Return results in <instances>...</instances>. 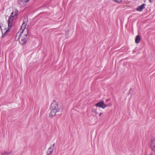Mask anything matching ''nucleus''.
<instances>
[{
	"mask_svg": "<svg viewBox=\"0 0 155 155\" xmlns=\"http://www.w3.org/2000/svg\"><path fill=\"white\" fill-rule=\"evenodd\" d=\"M25 18L23 20V23L21 25V28H23L22 31L19 35L18 39L19 40L20 43L22 45L26 43L28 39L27 36L28 35V25H26L28 19Z\"/></svg>",
	"mask_w": 155,
	"mask_h": 155,
	"instance_id": "obj_1",
	"label": "nucleus"
},
{
	"mask_svg": "<svg viewBox=\"0 0 155 155\" xmlns=\"http://www.w3.org/2000/svg\"><path fill=\"white\" fill-rule=\"evenodd\" d=\"M50 108L51 109L56 110V112H59L60 110V109L58 107V103L55 101H54L51 103Z\"/></svg>",
	"mask_w": 155,
	"mask_h": 155,
	"instance_id": "obj_2",
	"label": "nucleus"
},
{
	"mask_svg": "<svg viewBox=\"0 0 155 155\" xmlns=\"http://www.w3.org/2000/svg\"><path fill=\"white\" fill-rule=\"evenodd\" d=\"M95 106L97 107L101 108L104 109L107 106V104L104 103V101H101L96 104L95 105Z\"/></svg>",
	"mask_w": 155,
	"mask_h": 155,
	"instance_id": "obj_3",
	"label": "nucleus"
},
{
	"mask_svg": "<svg viewBox=\"0 0 155 155\" xmlns=\"http://www.w3.org/2000/svg\"><path fill=\"white\" fill-rule=\"evenodd\" d=\"M150 147L152 150L155 151V138H152L151 139Z\"/></svg>",
	"mask_w": 155,
	"mask_h": 155,
	"instance_id": "obj_4",
	"label": "nucleus"
},
{
	"mask_svg": "<svg viewBox=\"0 0 155 155\" xmlns=\"http://www.w3.org/2000/svg\"><path fill=\"white\" fill-rule=\"evenodd\" d=\"M57 112H56V110L51 109V110L49 114V117L50 118H52L56 115V113Z\"/></svg>",
	"mask_w": 155,
	"mask_h": 155,
	"instance_id": "obj_5",
	"label": "nucleus"
},
{
	"mask_svg": "<svg viewBox=\"0 0 155 155\" xmlns=\"http://www.w3.org/2000/svg\"><path fill=\"white\" fill-rule=\"evenodd\" d=\"M54 148L52 146L48 149L47 151V155H52Z\"/></svg>",
	"mask_w": 155,
	"mask_h": 155,
	"instance_id": "obj_6",
	"label": "nucleus"
},
{
	"mask_svg": "<svg viewBox=\"0 0 155 155\" xmlns=\"http://www.w3.org/2000/svg\"><path fill=\"white\" fill-rule=\"evenodd\" d=\"M145 5V4H143L141 5L137 6L136 9L137 11L139 12L141 11L144 8Z\"/></svg>",
	"mask_w": 155,
	"mask_h": 155,
	"instance_id": "obj_7",
	"label": "nucleus"
},
{
	"mask_svg": "<svg viewBox=\"0 0 155 155\" xmlns=\"http://www.w3.org/2000/svg\"><path fill=\"white\" fill-rule=\"evenodd\" d=\"M8 29L6 30V31L5 32V34L8 32L9 30L11 29L12 26V22L8 21Z\"/></svg>",
	"mask_w": 155,
	"mask_h": 155,
	"instance_id": "obj_8",
	"label": "nucleus"
},
{
	"mask_svg": "<svg viewBox=\"0 0 155 155\" xmlns=\"http://www.w3.org/2000/svg\"><path fill=\"white\" fill-rule=\"evenodd\" d=\"M140 40V38L139 35H137L135 39V42L136 43H139Z\"/></svg>",
	"mask_w": 155,
	"mask_h": 155,
	"instance_id": "obj_9",
	"label": "nucleus"
},
{
	"mask_svg": "<svg viewBox=\"0 0 155 155\" xmlns=\"http://www.w3.org/2000/svg\"><path fill=\"white\" fill-rule=\"evenodd\" d=\"M14 19L13 16H10L8 18V21L12 22Z\"/></svg>",
	"mask_w": 155,
	"mask_h": 155,
	"instance_id": "obj_10",
	"label": "nucleus"
},
{
	"mask_svg": "<svg viewBox=\"0 0 155 155\" xmlns=\"http://www.w3.org/2000/svg\"><path fill=\"white\" fill-rule=\"evenodd\" d=\"M15 16H16L18 15V10L17 9H15L13 11Z\"/></svg>",
	"mask_w": 155,
	"mask_h": 155,
	"instance_id": "obj_11",
	"label": "nucleus"
},
{
	"mask_svg": "<svg viewBox=\"0 0 155 155\" xmlns=\"http://www.w3.org/2000/svg\"><path fill=\"white\" fill-rule=\"evenodd\" d=\"M10 153H8L4 151L3 152H2V155H8Z\"/></svg>",
	"mask_w": 155,
	"mask_h": 155,
	"instance_id": "obj_12",
	"label": "nucleus"
},
{
	"mask_svg": "<svg viewBox=\"0 0 155 155\" xmlns=\"http://www.w3.org/2000/svg\"><path fill=\"white\" fill-rule=\"evenodd\" d=\"M122 0H113V1L117 3H120L122 1Z\"/></svg>",
	"mask_w": 155,
	"mask_h": 155,
	"instance_id": "obj_13",
	"label": "nucleus"
},
{
	"mask_svg": "<svg viewBox=\"0 0 155 155\" xmlns=\"http://www.w3.org/2000/svg\"><path fill=\"white\" fill-rule=\"evenodd\" d=\"M92 112L96 114H97V113L96 109H93Z\"/></svg>",
	"mask_w": 155,
	"mask_h": 155,
	"instance_id": "obj_14",
	"label": "nucleus"
},
{
	"mask_svg": "<svg viewBox=\"0 0 155 155\" xmlns=\"http://www.w3.org/2000/svg\"><path fill=\"white\" fill-rule=\"evenodd\" d=\"M23 2H27L29 1V0H20Z\"/></svg>",
	"mask_w": 155,
	"mask_h": 155,
	"instance_id": "obj_15",
	"label": "nucleus"
},
{
	"mask_svg": "<svg viewBox=\"0 0 155 155\" xmlns=\"http://www.w3.org/2000/svg\"><path fill=\"white\" fill-rule=\"evenodd\" d=\"M10 16H13V17H14L15 16V15H14V13L13 12V11L12 12V13H11V15H10Z\"/></svg>",
	"mask_w": 155,
	"mask_h": 155,
	"instance_id": "obj_16",
	"label": "nucleus"
},
{
	"mask_svg": "<svg viewBox=\"0 0 155 155\" xmlns=\"http://www.w3.org/2000/svg\"><path fill=\"white\" fill-rule=\"evenodd\" d=\"M6 34V33H5V34H2V37L3 38H4V37L5 36V34ZM2 34H3V33H2Z\"/></svg>",
	"mask_w": 155,
	"mask_h": 155,
	"instance_id": "obj_17",
	"label": "nucleus"
},
{
	"mask_svg": "<svg viewBox=\"0 0 155 155\" xmlns=\"http://www.w3.org/2000/svg\"><path fill=\"white\" fill-rule=\"evenodd\" d=\"M102 114V113H101L99 115V117H100V116H101Z\"/></svg>",
	"mask_w": 155,
	"mask_h": 155,
	"instance_id": "obj_18",
	"label": "nucleus"
},
{
	"mask_svg": "<svg viewBox=\"0 0 155 155\" xmlns=\"http://www.w3.org/2000/svg\"><path fill=\"white\" fill-rule=\"evenodd\" d=\"M149 1L151 2V3L152 2V1H153V0H149Z\"/></svg>",
	"mask_w": 155,
	"mask_h": 155,
	"instance_id": "obj_19",
	"label": "nucleus"
},
{
	"mask_svg": "<svg viewBox=\"0 0 155 155\" xmlns=\"http://www.w3.org/2000/svg\"><path fill=\"white\" fill-rule=\"evenodd\" d=\"M150 155H153V153H151Z\"/></svg>",
	"mask_w": 155,
	"mask_h": 155,
	"instance_id": "obj_20",
	"label": "nucleus"
},
{
	"mask_svg": "<svg viewBox=\"0 0 155 155\" xmlns=\"http://www.w3.org/2000/svg\"><path fill=\"white\" fill-rule=\"evenodd\" d=\"M54 144L53 145V147H53L54 148Z\"/></svg>",
	"mask_w": 155,
	"mask_h": 155,
	"instance_id": "obj_21",
	"label": "nucleus"
},
{
	"mask_svg": "<svg viewBox=\"0 0 155 155\" xmlns=\"http://www.w3.org/2000/svg\"><path fill=\"white\" fill-rule=\"evenodd\" d=\"M17 37V35L16 36V37H15V39H16V37Z\"/></svg>",
	"mask_w": 155,
	"mask_h": 155,
	"instance_id": "obj_22",
	"label": "nucleus"
},
{
	"mask_svg": "<svg viewBox=\"0 0 155 155\" xmlns=\"http://www.w3.org/2000/svg\"><path fill=\"white\" fill-rule=\"evenodd\" d=\"M0 28H1V29H2V27H1V26H0Z\"/></svg>",
	"mask_w": 155,
	"mask_h": 155,
	"instance_id": "obj_23",
	"label": "nucleus"
}]
</instances>
